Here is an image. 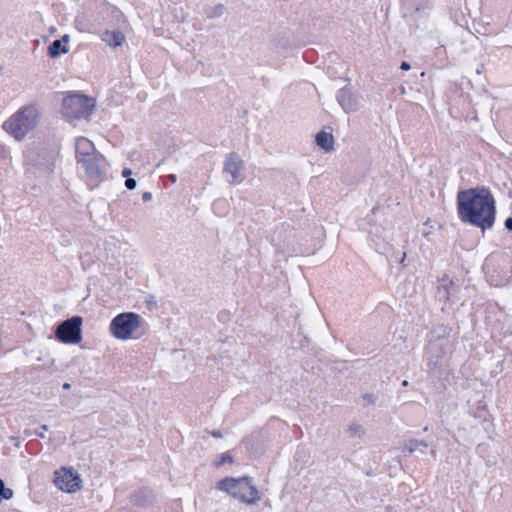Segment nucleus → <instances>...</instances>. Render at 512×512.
<instances>
[{"label":"nucleus","instance_id":"nucleus-1","mask_svg":"<svg viewBox=\"0 0 512 512\" xmlns=\"http://www.w3.org/2000/svg\"><path fill=\"white\" fill-rule=\"evenodd\" d=\"M458 216L482 230L491 229L495 222L496 206L491 192L486 187H475L457 193Z\"/></svg>","mask_w":512,"mask_h":512},{"label":"nucleus","instance_id":"nucleus-9","mask_svg":"<svg viewBox=\"0 0 512 512\" xmlns=\"http://www.w3.org/2000/svg\"><path fill=\"white\" fill-rule=\"evenodd\" d=\"M244 161L237 153H229L223 165V173L230 184H239L245 179Z\"/></svg>","mask_w":512,"mask_h":512},{"label":"nucleus","instance_id":"nucleus-15","mask_svg":"<svg viewBox=\"0 0 512 512\" xmlns=\"http://www.w3.org/2000/svg\"><path fill=\"white\" fill-rule=\"evenodd\" d=\"M316 144L326 152L334 149V137L331 133L320 131L315 137Z\"/></svg>","mask_w":512,"mask_h":512},{"label":"nucleus","instance_id":"nucleus-29","mask_svg":"<svg viewBox=\"0 0 512 512\" xmlns=\"http://www.w3.org/2000/svg\"><path fill=\"white\" fill-rule=\"evenodd\" d=\"M400 68H401L402 70H404V71H408V70H410V69H411V65H410L408 62L403 61V62L401 63Z\"/></svg>","mask_w":512,"mask_h":512},{"label":"nucleus","instance_id":"nucleus-22","mask_svg":"<svg viewBox=\"0 0 512 512\" xmlns=\"http://www.w3.org/2000/svg\"><path fill=\"white\" fill-rule=\"evenodd\" d=\"M12 497H13V490H12V489H10V488H6V487L4 486V491H3L2 496H1V501H2L3 499H5V500H9V499H11Z\"/></svg>","mask_w":512,"mask_h":512},{"label":"nucleus","instance_id":"nucleus-10","mask_svg":"<svg viewBox=\"0 0 512 512\" xmlns=\"http://www.w3.org/2000/svg\"><path fill=\"white\" fill-rule=\"evenodd\" d=\"M54 483L62 491L74 493L81 489L82 480L73 468H61L55 471Z\"/></svg>","mask_w":512,"mask_h":512},{"label":"nucleus","instance_id":"nucleus-4","mask_svg":"<svg viewBox=\"0 0 512 512\" xmlns=\"http://www.w3.org/2000/svg\"><path fill=\"white\" fill-rule=\"evenodd\" d=\"M217 488L246 504H254L260 499L257 488L251 484V479L247 476L222 479L218 482Z\"/></svg>","mask_w":512,"mask_h":512},{"label":"nucleus","instance_id":"nucleus-34","mask_svg":"<svg viewBox=\"0 0 512 512\" xmlns=\"http://www.w3.org/2000/svg\"><path fill=\"white\" fill-rule=\"evenodd\" d=\"M70 387H71V385L69 383H64L63 384V388L66 389V390L70 389Z\"/></svg>","mask_w":512,"mask_h":512},{"label":"nucleus","instance_id":"nucleus-2","mask_svg":"<svg viewBox=\"0 0 512 512\" xmlns=\"http://www.w3.org/2000/svg\"><path fill=\"white\" fill-rule=\"evenodd\" d=\"M39 113L35 106H26L3 123V129L16 140H22L38 124Z\"/></svg>","mask_w":512,"mask_h":512},{"label":"nucleus","instance_id":"nucleus-25","mask_svg":"<svg viewBox=\"0 0 512 512\" xmlns=\"http://www.w3.org/2000/svg\"><path fill=\"white\" fill-rule=\"evenodd\" d=\"M364 400L367 402L368 405H373L375 403V396L373 394H365L363 396Z\"/></svg>","mask_w":512,"mask_h":512},{"label":"nucleus","instance_id":"nucleus-32","mask_svg":"<svg viewBox=\"0 0 512 512\" xmlns=\"http://www.w3.org/2000/svg\"><path fill=\"white\" fill-rule=\"evenodd\" d=\"M24 434H25V436L29 437V436L34 435V431H31V430H25V431H24Z\"/></svg>","mask_w":512,"mask_h":512},{"label":"nucleus","instance_id":"nucleus-24","mask_svg":"<svg viewBox=\"0 0 512 512\" xmlns=\"http://www.w3.org/2000/svg\"><path fill=\"white\" fill-rule=\"evenodd\" d=\"M41 430H34V435L39 438H45L44 432L48 430V426L46 424L41 425Z\"/></svg>","mask_w":512,"mask_h":512},{"label":"nucleus","instance_id":"nucleus-28","mask_svg":"<svg viewBox=\"0 0 512 512\" xmlns=\"http://www.w3.org/2000/svg\"><path fill=\"white\" fill-rule=\"evenodd\" d=\"M505 228L509 231H512V217H509L505 220Z\"/></svg>","mask_w":512,"mask_h":512},{"label":"nucleus","instance_id":"nucleus-16","mask_svg":"<svg viewBox=\"0 0 512 512\" xmlns=\"http://www.w3.org/2000/svg\"><path fill=\"white\" fill-rule=\"evenodd\" d=\"M62 41L68 42V35H64L61 40H54L48 47V55L51 58L58 57L61 53H66L68 49L62 45Z\"/></svg>","mask_w":512,"mask_h":512},{"label":"nucleus","instance_id":"nucleus-3","mask_svg":"<svg viewBox=\"0 0 512 512\" xmlns=\"http://www.w3.org/2000/svg\"><path fill=\"white\" fill-rule=\"evenodd\" d=\"M141 323L142 318L137 313H120L111 320L109 332L114 338L122 341L138 339L142 335V333L138 332Z\"/></svg>","mask_w":512,"mask_h":512},{"label":"nucleus","instance_id":"nucleus-36","mask_svg":"<svg viewBox=\"0 0 512 512\" xmlns=\"http://www.w3.org/2000/svg\"><path fill=\"white\" fill-rule=\"evenodd\" d=\"M431 455H432L433 457H436V451H435L434 449H432V450H431Z\"/></svg>","mask_w":512,"mask_h":512},{"label":"nucleus","instance_id":"nucleus-31","mask_svg":"<svg viewBox=\"0 0 512 512\" xmlns=\"http://www.w3.org/2000/svg\"><path fill=\"white\" fill-rule=\"evenodd\" d=\"M168 179L172 182V183H175L177 181V177L176 175L174 174H170L168 175Z\"/></svg>","mask_w":512,"mask_h":512},{"label":"nucleus","instance_id":"nucleus-18","mask_svg":"<svg viewBox=\"0 0 512 512\" xmlns=\"http://www.w3.org/2000/svg\"><path fill=\"white\" fill-rule=\"evenodd\" d=\"M428 444L423 440L411 439L404 443L403 451H407L409 454L422 448H427Z\"/></svg>","mask_w":512,"mask_h":512},{"label":"nucleus","instance_id":"nucleus-35","mask_svg":"<svg viewBox=\"0 0 512 512\" xmlns=\"http://www.w3.org/2000/svg\"><path fill=\"white\" fill-rule=\"evenodd\" d=\"M402 386L407 387V386H408V381H407V380H404V381L402 382Z\"/></svg>","mask_w":512,"mask_h":512},{"label":"nucleus","instance_id":"nucleus-7","mask_svg":"<svg viewBox=\"0 0 512 512\" xmlns=\"http://www.w3.org/2000/svg\"><path fill=\"white\" fill-rule=\"evenodd\" d=\"M81 325L82 318L80 316L71 317L58 325L55 336L63 343H79L82 339Z\"/></svg>","mask_w":512,"mask_h":512},{"label":"nucleus","instance_id":"nucleus-12","mask_svg":"<svg viewBox=\"0 0 512 512\" xmlns=\"http://www.w3.org/2000/svg\"><path fill=\"white\" fill-rule=\"evenodd\" d=\"M459 291V285L453 280H450L448 276H444L440 280V284L437 287V297L443 302H457L460 298L457 296Z\"/></svg>","mask_w":512,"mask_h":512},{"label":"nucleus","instance_id":"nucleus-20","mask_svg":"<svg viewBox=\"0 0 512 512\" xmlns=\"http://www.w3.org/2000/svg\"><path fill=\"white\" fill-rule=\"evenodd\" d=\"M348 432L352 437H361L364 434V428L358 423H351L348 427Z\"/></svg>","mask_w":512,"mask_h":512},{"label":"nucleus","instance_id":"nucleus-27","mask_svg":"<svg viewBox=\"0 0 512 512\" xmlns=\"http://www.w3.org/2000/svg\"><path fill=\"white\" fill-rule=\"evenodd\" d=\"M151 199H152V194H151L150 192H144V193L142 194V200H143L144 202H148V201H150Z\"/></svg>","mask_w":512,"mask_h":512},{"label":"nucleus","instance_id":"nucleus-8","mask_svg":"<svg viewBox=\"0 0 512 512\" xmlns=\"http://www.w3.org/2000/svg\"><path fill=\"white\" fill-rule=\"evenodd\" d=\"M81 165L91 186H97L106 178L108 163L102 154L94 155L89 160H82Z\"/></svg>","mask_w":512,"mask_h":512},{"label":"nucleus","instance_id":"nucleus-26","mask_svg":"<svg viewBox=\"0 0 512 512\" xmlns=\"http://www.w3.org/2000/svg\"><path fill=\"white\" fill-rule=\"evenodd\" d=\"M132 174V170L129 169V168H124L122 170V176L125 177L126 179L127 178H131L130 175Z\"/></svg>","mask_w":512,"mask_h":512},{"label":"nucleus","instance_id":"nucleus-17","mask_svg":"<svg viewBox=\"0 0 512 512\" xmlns=\"http://www.w3.org/2000/svg\"><path fill=\"white\" fill-rule=\"evenodd\" d=\"M450 328L445 325L435 326L431 331L430 341H440L442 339H449Z\"/></svg>","mask_w":512,"mask_h":512},{"label":"nucleus","instance_id":"nucleus-30","mask_svg":"<svg viewBox=\"0 0 512 512\" xmlns=\"http://www.w3.org/2000/svg\"><path fill=\"white\" fill-rule=\"evenodd\" d=\"M211 435H212L213 437H215V438H222V436H223V435H222V433H221V431H218V430H213V431H211Z\"/></svg>","mask_w":512,"mask_h":512},{"label":"nucleus","instance_id":"nucleus-21","mask_svg":"<svg viewBox=\"0 0 512 512\" xmlns=\"http://www.w3.org/2000/svg\"><path fill=\"white\" fill-rule=\"evenodd\" d=\"M233 458L229 453H222L219 458L214 462V465L216 467L225 464V463H232Z\"/></svg>","mask_w":512,"mask_h":512},{"label":"nucleus","instance_id":"nucleus-5","mask_svg":"<svg viewBox=\"0 0 512 512\" xmlns=\"http://www.w3.org/2000/svg\"><path fill=\"white\" fill-rule=\"evenodd\" d=\"M95 108L93 98L77 92L69 93L62 102V114L67 119L88 118Z\"/></svg>","mask_w":512,"mask_h":512},{"label":"nucleus","instance_id":"nucleus-14","mask_svg":"<svg viewBox=\"0 0 512 512\" xmlns=\"http://www.w3.org/2000/svg\"><path fill=\"white\" fill-rule=\"evenodd\" d=\"M100 38L111 47L121 46L125 41V35L119 30H105L100 34Z\"/></svg>","mask_w":512,"mask_h":512},{"label":"nucleus","instance_id":"nucleus-23","mask_svg":"<svg viewBox=\"0 0 512 512\" xmlns=\"http://www.w3.org/2000/svg\"><path fill=\"white\" fill-rule=\"evenodd\" d=\"M136 185H137V182L135 179L133 178H127L125 180V187L128 189V190H133L136 188Z\"/></svg>","mask_w":512,"mask_h":512},{"label":"nucleus","instance_id":"nucleus-6","mask_svg":"<svg viewBox=\"0 0 512 512\" xmlns=\"http://www.w3.org/2000/svg\"><path fill=\"white\" fill-rule=\"evenodd\" d=\"M452 351V342L450 339L440 341H429L427 347V365L431 374H436L446 364L448 355Z\"/></svg>","mask_w":512,"mask_h":512},{"label":"nucleus","instance_id":"nucleus-19","mask_svg":"<svg viewBox=\"0 0 512 512\" xmlns=\"http://www.w3.org/2000/svg\"><path fill=\"white\" fill-rule=\"evenodd\" d=\"M225 10L224 5L218 4L206 10V16L208 18H217L223 15Z\"/></svg>","mask_w":512,"mask_h":512},{"label":"nucleus","instance_id":"nucleus-11","mask_svg":"<svg viewBox=\"0 0 512 512\" xmlns=\"http://www.w3.org/2000/svg\"><path fill=\"white\" fill-rule=\"evenodd\" d=\"M337 102L345 113H354L361 107L360 96L354 93L350 88H341L337 93Z\"/></svg>","mask_w":512,"mask_h":512},{"label":"nucleus","instance_id":"nucleus-33","mask_svg":"<svg viewBox=\"0 0 512 512\" xmlns=\"http://www.w3.org/2000/svg\"><path fill=\"white\" fill-rule=\"evenodd\" d=\"M5 153V148L0 144V157H2Z\"/></svg>","mask_w":512,"mask_h":512},{"label":"nucleus","instance_id":"nucleus-13","mask_svg":"<svg viewBox=\"0 0 512 512\" xmlns=\"http://www.w3.org/2000/svg\"><path fill=\"white\" fill-rule=\"evenodd\" d=\"M75 149L76 157L80 164H82V160H89L94 157V155L100 154L96 151L93 142L86 137H79L76 139Z\"/></svg>","mask_w":512,"mask_h":512}]
</instances>
